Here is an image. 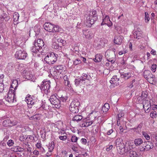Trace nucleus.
<instances>
[{"mask_svg": "<svg viewBox=\"0 0 157 157\" xmlns=\"http://www.w3.org/2000/svg\"><path fill=\"white\" fill-rule=\"evenodd\" d=\"M85 17H86V25L88 27H90L97 20L98 14L96 11L92 10L88 12L85 16Z\"/></svg>", "mask_w": 157, "mask_h": 157, "instance_id": "f257e3e1", "label": "nucleus"}, {"mask_svg": "<svg viewBox=\"0 0 157 157\" xmlns=\"http://www.w3.org/2000/svg\"><path fill=\"white\" fill-rule=\"evenodd\" d=\"M15 91L12 89L10 88L5 98L6 101L9 103H13L16 101L15 96Z\"/></svg>", "mask_w": 157, "mask_h": 157, "instance_id": "f03ea898", "label": "nucleus"}, {"mask_svg": "<svg viewBox=\"0 0 157 157\" xmlns=\"http://www.w3.org/2000/svg\"><path fill=\"white\" fill-rule=\"evenodd\" d=\"M116 145L117 151L121 155L124 154L125 152L124 144L121 139H117L116 141Z\"/></svg>", "mask_w": 157, "mask_h": 157, "instance_id": "7ed1b4c3", "label": "nucleus"}, {"mask_svg": "<svg viewBox=\"0 0 157 157\" xmlns=\"http://www.w3.org/2000/svg\"><path fill=\"white\" fill-rule=\"evenodd\" d=\"M57 55L54 53H49L44 58V61L49 64H53L57 60Z\"/></svg>", "mask_w": 157, "mask_h": 157, "instance_id": "20e7f679", "label": "nucleus"}, {"mask_svg": "<svg viewBox=\"0 0 157 157\" xmlns=\"http://www.w3.org/2000/svg\"><path fill=\"white\" fill-rule=\"evenodd\" d=\"M50 81L44 80L42 82V84L41 85L40 88L43 93L47 94L50 92Z\"/></svg>", "mask_w": 157, "mask_h": 157, "instance_id": "39448f33", "label": "nucleus"}, {"mask_svg": "<svg viewBox=\"0 0 157 157\" xmlns=\"http://www.w3.org/2000/svg\"><path fill=\"white\" fill-rule=\"evenodd\" d=\"M80 103L77 99L72 101L69 106L70 110L73 113H76L78 111V107Z\"/></svg>", "mask_w": 157, "mask_h": 157, "instance_id": "423d86ee", "label": "nucleus"}, {"mask_svg": "<svg viewBox=\"0 0 157 157\" xmlns=\"http://www.w3.org/2000/svg\"><path fill=\"white\" fill-rule=\"evenodd\" d=\"M57 95L55 94L52 95L50 98V101L53 106V107L56 108H59L60 107V103L59 100L57 97Z\"/></svg>", "mask_w": 157, "mask_h": 157, "instance_id": "0eeeda50", "label": "nucleus"}, {"mask_svg": "<svg viewBox=\"0 0 157 157\" xmlns=\"http://www.w3.org/2000/svg\"><path fill=\"white\" fill-rule=\"evenodd\" d=\"M96 118L95 117H92L91 114H90L89 117L85 119L81 125L82 127H87L92 125L94 121Z\"/></svg>", "mask_w": 157, "mask_h": 157, "instance_id": "6e6552de", "label": "nucleus"}, {"mask_svg": "<svg viewBox=\"0 0 157 157\" xmlns=\"http://www.w3.org/2000/svg\"><path fill=\"white\" fill-rule=\"evenodd\" d=\"M153 147V144L151 142L147 141L144 143L143 147H140L139 149L142 151H147L152 149Z\"/></svg>", "mask_w": 157, "mask_h": 157, "instance_id": "1a4fd4ad", "label": "nucleus"}, {"mask_svg": "<svg viewBox=\"0 0 157 157\" xmlns=\"http://www.w3.org/2000/svg\"><path fill=\"white\" fill-rule=\"evenodd\" d=\"M17 124V121L14 120L11 121L9 119L4 120L2 122L3 125L6 127H12L16 125Z\"/></svg>", "mask_w": 157, "mask_h": 157, "instance_id": "9d476101", "label": "nucleus"}, {"mask_svg": "<svg viewBox=\"0 0 157 157\" xmlns=\"http://www.w3.org/2000/svg\"><path fill=\"white\" fill-rule=\"evenodd\" d=\"M102 14L103 19L101 25H107L109 27L112 26L113 25V23L110 20L109 16L108 15L105 16V15L103 14L102 13Z\"/></svg>", "mask_w": 157, "mask_h": 157, "instance_id": "9b49d317", "label": "nucleus"}, {"mask_svg": "<svg viewBox=\"0 0 157 157\" xmlns=\"http://www.w3.org/2000/svg\"><path fill=\"white\" fill-rule=\"evenodd\" d=\"M27 54L24 51L21 50L17 51L15 54V57L20 59H24L27 57Z\"/></svg>", "mask_w": 157, "mask_h": 157, "instance_id": "f8f14e48", "label": "nucleus"}, {"mask_svg": "<svg viewBox=\"0 0 157 157\" xmlns=\"http://www.w3.org/2000/svg\"><path fill=\"white\" fill-rule=\"evenodd\" d=\"M82 33L85 36V37L88 40H90L94 36L91 30H83Z\"/></svg>", "mask_w": 157, "mask_h": 157, "instance_id": "ddd939ff", "label": "nucleus"}, {"mask_svg": "<svg viewBox=\"0 0 157 157\" xmlns=\"http://www.w3.org/2000/svg\"><path fill=\"white\" fill-rule=\"evenodd\" d=\"M22 75L25 78L28 79H32L33 77L32 72L28 69H25L23 71Z\"/></svg>", "mask_w": 157, "mask_h": 157, "instance_id": "4468645a", "label": "nucleus"}, {"mask_svg": "<svg viewBox=\"0 0 157 157\" xmlns=\"http://www.w3.org/2000/svg\"><path fill=\"white\" fill-rule=\"evenodd\" d=\"M35 44L37 47L43 50V49L45 48V45L43 40L41 39L35 40Z\"/></svg>", "mask_w": 157, "mask_h": 157, "instance_id": "2eb2a0df", "label": "nucleus"}, {"mask_svg": "<svg viewBox=\"0 0 157 157\" xmlns=\"http://www.w3.org/2000/svg\"><path fill=\"white\" fill-rule=\"evenodd\" d=\"M28 97H26L25 98V101L27 102L29 107H31V106L34 104L35 101L34 99H33L31 96L28 95Z\"/></svg>", "mask_w": 157, "mask_h": 157, "instance_id": "dca6fc26", "label": "nucleus"}, {"mask_svg": "<svg viewBox=\"0 0 157 157\" xmlns=\"http://www.w3.org/2000/svg\"><path fill=\"white\" fill-rule=\"evenodd\" d=\"M123 38L120 36H116L113 40L114 43L116 44L121 45L122 42Z\"/></svg>", "mask_w": 157, "mask_h": 157, "instance_id": "f3484780", "label": "nucleus"}, {"mask_svg": "<svg viewBox=\"0 0 157 157\" xmlns=\"http://www.w3.org/2000/svg\"><path fill=\"white\" fill-rule=\"evenodd\" d=\"M143 108L144 110H146L147 112H149V108L151 107V104L149 101L144 100L143 102Z\"/></svg>", "mask_w": 157, "mask_h": 157, "instance_id": "a211bd4d", "label": "nucleus"}, {"mask_svg": "<svg viewBox=\"0 0 157 157\" xmlns=\"http://www.w3.org/2000/svg\"><path fill=\"white\" fill-rule=\"evenodd\" d=\"M44 29L46 31L52 32L53 28V25L48 22H46L44 24Z\"/></svg>", "mask_w": 157, "mask_h": 157, "instance_id": "6ab92c4d", "label": "nucleus"}, {"mask_svg": "<svg viewBox=\"0 0 157 157\" xmlns=\"http://www.w3.org/2000/svg\"><path fill=\"white\" fill-rule=\"evenodd\" d=\"M127 154L128 157H137L138 156L137 152L133 149L129 150L127 152Z\"/></svg>", "mask_w": 157, "mask_h": 157, "instance_id": "aec40b11", "label": "nucleus"}, {"mask_svg": "<svg viewBox=\"0 0 157 157\" xmlns=\"http://www.w3.org/2000/svg\"><path fill=\"white\" fill-rule=\"evenodd\" d=\"M75 84L76 86H83L85 83L80 78L75 80Z\"/></svg>", "mask_w": 157, "mask_h": 157, "instance_id": "412c9836", "label": "nucleus"}, {"mask_svg": "<svg viewBox=\"0 0 157 157\" xmlns=\"http://www.w3.org/2000/svg\"><path fill=\"white\" fill-rule=\"evenodd\" d=\"M11 149L12 151L16 152H22L24 151L23 148L19 146L13 147Z\"/></svg>", "mask_w": 157, "mask_h": 157, "instance_id": "4be33fe9", "label": "nucleus"}, {"mask_svg": "<svg viewBox=\"0 0 157 157\" xmlns=\"http://www.w3.org/2000/svg\"><path fill=\"white\" fill-rule=\"evenodd\" d=\"M142 124L140 123L136 127L132 128L131 130H133L136 132L139 133L141 131V129L142 127Z\"/></svg>", "mask_w": 157, "mask_h": 157, "instance_id": "5701e85b", "label": "nucleus"}, {"mask_svg": "<svg viewBox=\"0 0 157 157\" xmlns=\"http://www.w3.org/2000/svg\"><path fill=\"white\" fill-rule=\"evenodd\" d=\"M133 36L134 38L140 39L142 35L141 32L139 31H136L133 33Z\"/></svg>", "mask_w": 157, "mask_h": 157, "instance_id": "b1692460", "label": "nucleus"}, {"mask_svg": "<svg viewBox=\"0 0 157 157\" xmlns=\"http://www.w3.org/2000/svg\"><path fill=\"white\" fill-rule=\"evenodd\" d=\"M31 51L32 52L37 53L38 52L40 51V52H42V50L40 49L39 47H37V46L34 44V46L32 47L31 49Z\"/></svg>", "mask_w": 157, "mask_h": 157, "instance_id": "393cba45", "label": "nucleus"}, {"mask_svg": "<svg viewBox=\"0 0 157 157\" xmlns=\"http://www.w3.org/2000/svg\"><path fill=\"white\" fill-rule=\"evenodd\" d=\"M143 143V140L141 138H138L135 139L134 141V144L136 146L140 145Z\"/></svg>", "mask_w": 157, "mask_h": 157, "instance_id": "a878e982", "label": "nucleus"}, {"mask_svg": "<svg viewBox=\"0 0 157 157\" xmlns=\"http://www.w3.org/2000/svg\"><path fill=\"white\" fill-rule=\"evenodd\" d=\"M102 59V56L100 54H97L95 56V58L93 60L95 62H101Z\"/></svg>", "mask_w": 157, "mask_h": 157, "instance_id": "bb28decb", "label": "nucleus"}, {"mask_svg": "<svg viewBox=\"0 0 157 157\" xmlns=\"http://www.w3.org/2000/svg\"><path fill=\"white\" fill-rule=\"evenodd\" d=\"M18 83V81L17 80H13V81L12 83L11 86V87L10 88L12 89L15 90L17 87Z\"/></svg>", "mask_w": 157, "mask_h": 157, "instance_id": "cd10ccee", "label": "nucleus"}, {"mask_svg": "<svg viewBox=\"0 0 157 157\" xmlns=\"http://www.w3.org/2000/svg\"><path fill=\"white\" fill-rule=\"evenodd\" d=\"M40 26L38 25H36L33 29V31L35 33V36H37L40 33Z\"/></svg>", "mask_w": 157, "mask_h": 157, "instance_id": "c85d7f7f", "label": "nucleus"}, {"mask_svg": "<svg viewBox=\"0 0 157 157\" xmlns=\"http://www.w3.org/2000/svg\"><path fill=\"white\" fill-rule=\"evenodd\" d=\"M57 5L58 7H66L67 5V4L65 3V2L64 1H62L61 0H59V1L57 2Z\"/></svg>", "mask_w": 157, "mask_h": 157, "instance_id": "c756f323", "label": "nucleus"}, {"mask_svg": "<svg viewBox=\"0 0 157 157\" xmlns=\"http://www.w3.org/2000/svg\"><path fill=\"white\" fill-rule=\"evenodd\" d=\"M109 104L108 103H105L102 107V110L104 112H106L109 110Z\"/></svg>", "mask_w": 157, "mask_h": 157, "instance_id": "7c9ffc66", "label": "nucleus"}, {"mask_svg": "<svg viewBox=\"0 0 157 157\" xmlns=\"http://www.w3.org/2000/svg\"><path fill=\"white\" fill-rule=\"evenodd\" d=\"M82 118V116L77 115L74 117L73 119V120L76 121H81Z\"/></svg>", "mask_w": 157, "mask_h": 157, "instance_id": "2f4dec72", "label": "nucleus"}, {"mask_svg": "<svg viewBox=\"0 0 157 157\" xmlns=\"http://www.w3.org/2000/svg\"><path fill=\"white\" fill-rule=\"evenodd\" d=\"M55 147V143L53 141H52L49 144L48 149L49 151L51 152L53 150Z\"/></svg>", "mask_w": 157, "mask_h": 157, "instance_id": "473e14b6", "label": "nucleus"}, {"mask_svg": "<svg viewBox=\"0 0 157 157\" xmlns=\"http://www.w3.org/2000/svg\"><path fill=\"white\" fill-rule=\"evenodd\" d=\"M58 69H50V73L53 76H57V72Z\"/></svg>", "mask_w": 157, "mask_h": 157, "instance_id": "72a5a7b5", "label": "nucleus"}, {"mask_svg": "<svg viewBox=\"0 0 157 157\" xmlns=\"http://www.w3.org/2000/svg\"><path fill=\"white\" fill-rule=\"evenodd\" d=\"M64 84L66 86V87L68 89H71V86L70 84V82L69 81L67 80L64 79Z\"/></svg>", "mask_w": 157, "mask_h": 157, "instance_id": "f704fd0d", "label": "nucleus"}, {"mask_svg": "<svg viewBox=\"0 0 157 157\" xmlns=\"http://www.w3.org/2000/svg\"><path fill=\"white\" fill-rule=\"evenodd\" d=\"M19 15L17 12H15L13 14V18L14 21H18Z\"/></svg>", "mask_w": 157, "mask_h": 157, "instance_id": "c9c22d12", "label": "nucleus"}, {"mask_svg": "<svg viewBox=\"0 0 157 157\" xmlns=\"http://www.w3.org/2000/svg\"><path fill=\"white\" fill-rule=\"evenodd\" d=\"M119 80V78H117V76H114L111 79L110 82L111 84H113L115 83L114 82L118 81Z\"/></svg>", "mask_w": 157, "mask_h": 157, "instance_id": "e433bc0d", "label": "nucleus"}, {"mask_svg": "<svg viewBox=\"0 0 157 157\" xmlns=\"http://www.w3.org/2000/svg\"><path fill=\"white\" fill-rule=\"evenodd\" d=\"M150 17H149V14L147 12H145L144 20L145 22L148 23L150 20Z\"/></svg>", "mask_w": 157, "mask_h": 157, "instance_id": "4c0bfd02", "label": "nucleus"}, {"mask_svg": "<svg viewBox=\"0 0 157 157\" xmlns=\"http://www.w3.org/2000/svg\"><path fill=\"white\" fill-rule=\"evenodd\" d=\"M58 97L59 98L60 100L63 102H66L68 98V97L66 95L63 96L62 95L61 97L58 96Z\"/></svg>", "mask_w": 157, "mask_h": 157, "instance_id": "58836bf2", "label": "nucleus"}, {"mask_svg": "<svg viewBox=\"0 0 157 157\" xmlns=\"http://www.w3.org/2000/svg\"><path fill=\"white\" fill-rule=\"evenodd\" d=\"M108 62H110L111 64L114 63L115 61V59L114 57H109L108 58H106Z\"/></svg>", "mask_w": 157, "mask_h": 157, "instance_id": "ea45409f", "label": "nucleus"}, {"mask_svg": "<svg viewBox=\"0 0 157 157\" xmlns=\"http://www.w3.org/2000/svg\"><path fill=\"white\" fill-rule=\"evenodd\" d=\"M52 47L53 48L55 49H58L59 48V44L57 43L56 42H54L52 43Z\"/></svg>", "mask_w": 157, "mask_h": 157, "instance_id": "a19ab883", "label": "nucleus"}, {"mask_svg": "<svg viewBox=\"0 0 157 157\" xmlns=\"http://www.w3.org/2000/svg\"><path fill=\"white\" fill-rule=\"evenodd\" d=\"M142 135L145 137L146 139L147 140H149L150 139V136L148 134L147 132H143Z\"/></svg>", "mask_w": 157, "mask_h": 157, "instance_id": "79ce46f5", "label": "nucleus"}, {"mask_svg": "<svg viewBox=\"0 0 157 157\" xmlns=\"http://www.w3.org/2000/svg\"><path fill=\"white\" fill-rule=\"evenodd\" d=\"M56 40L58 43H61L63 46H64L66 44V41L62 40L61 38L57 39Z\"/></svg>", "mask_w": 157, "mask_h": 157, "instance_id": "37998d69", "label": "nucleus"}, {"mask_svg": "<svg viewBox=\"0 0 157 157\" xmlns=\"http://www.w3.org/2000/svg\"><path fill=\"white\" fill-rule=\"evenodd\" d=\"M124 113L122 111H120L119 112V113L117 114V119H120V118L122 117H123L124 116Z\"/></svg>", "mask_w": 157, "mask_h": 157, "instance_id": "c03bdc74", "label": "nucleus"}, {"mask_svg": "<svg viewBox=\"0 0 157 157\" xmlns=\"http://www.w3.org/2000/svg\"><path fill=\"white\" fill-rule=\"evenodd\" d=\"M157 113L156 112L154 111H151L150 114V116L152 118H155L156 117Z\"/></svg>", "mask_w": 157, "mask_h": 157, "instance_id": "a18cd8bd", "label": "nucleus"}, {"mask_svg": "<svg viewBox=\"0 0 157 157\" xmlns=\"http://www.w3.org/2000/svg\"><path fill=\"white\" fill-rule=\"evenodd\" d=\"M151 73L149 70H145L144 72V77L146 78V77H149V75H150Z\"/></svg>", "mask_w": 157, "mask_h": 157, "instance_id": "49530a36", "label": "nucleus"}, {"mask_svg": "<svg viewBox=\"0 0 157 157\" xmlns=\"http://www.w3.org/2000/svg\"><path fill=\"white\" fill-rule=\"evenodd\" d=\"M80 78L84 82L86 79L88 78V76L86 74H84Z\"/></svg>", "mask_w": 157, "mask_h": 157, "instance_id": "de8ad7c7", "label": "nucleus"}, {"mask_svg": "<svg viewBox=\"0 0 157 157\" xmlns=\"http://www.w3.org/2000/svg\"><path fill=\"white\" fill-rule=\"evenodd\" d=\"M7 144L9 147L12 146L14 144V141L12 140H10L7 141Z\"/></svg>", "mask_w": 157, "mask_h": 157, "instance_id": "09e8293b", "label": "nucleus"}, {"mask_svg": "<svg viewBox=\"0 0 157 157\" xmlns=\"http://www.w3.org/2000/svg\"><path fill=\"white\" fill-rule=\"evenodd\" d=\"M107 40L105 39H101L100 40L99 42L101 44V45L103 47L105 44L107 43Z\"/></svg>", "mask_w": 157, "mask_h": 157, "instance_id": "8fccbe9b", "label": "nucleus"}, {"mask_svg": "<svg viewBox=\"0 0 157 157\" xmlns=\"http://www.w3.org/2000/svg\"><path fill=\"white\" fill-rule=\"evenodd\" d=\"M36 146L37 148L40 149L41 150L44 151V149L42 147L41 144L40 143H37L36 144Z\"/></svg>", "mask_w": 157, "mask_h": 157, "instance_id": "3c124183", "label": "nucleus"}, {"mask_svg": "<svg viewBox=\"0 0 157 157\" xmlns=\"http://www.w3.org/2000/svg\"><path fill=\"white\" fill-rule=\"evenodd\" d=\"M26 139H27V136L26 135H23L20 136L19 138L20 140L21 141H24Z\"/></svg>", "mask_w": 157, "mask_h": 157, "instance_id": "603ef678", "label": "nucleus"}, {"mask_svg": "<svg viewBox=\"0 0 157 157\" xmlns=\"http://www.w3.org/2000/svg\"><path fill=\"white\" fill-rule=\"evenodd\" d=\"M146 78H147V80L148 82H149L151 83H152V82L153 81H154L155 80V78L153 77H151V76H150L149 77H146Z\"/></svg>", "mask_w": 157, "mask_h": 157, "instance_id": "864d4df0", "label": "nucleus"}, {"mask_svg": "<svg viewBox=\"0 0 157 157\" xmlns=\"http://www.w3.org/2000/svg\"><path fill=\"white\" fill-rule=\"evenodd\" d=\"M78 138L77 137L75 136H72L71 138V140L72 142L75 143L77 142Z\"/></svg>", "mask_w": 157, "mask_h": 157, "instance_id": "5fc2aeb1", "label": "nucleus"}, {"mask_svg": "<svg viewBox=\"0 0 157 157\" xmlns=\"http://www.w3.org/2000/svg\"><path fill=\"white\" fill-rule=\"evenodd\" d=\"M52 32L53 33H55L58 32L59 31V27L57 26H54L53 25V28Z\"/></svg>", "mask_w": 157, "mask_h": 157, "instance_id": "6e6d98bb", "label": "nucleus"}, {"mask_svg": "<svg viewBox=\"0 0 157 157\" xmlns=\"http://www.w3.org/2000/svg\"><path fill=\"white\" fill-rule=\"evenodd\" d=\"M122 76H123V77L126 78V79H127L131 76V74L130 73H124V75H122Z\"/></svg>", "mask_w": 157, "mask_h": 157, "instance_id": "4d7b16f0", "label": "nucleus"}, {"mask_svg": "<svg viewBox=\"0 0 157 157\" xmlns=\"http://www.w3.org/2000/svg\"><path fill=\"white\" fill-rule=\"evenodd\" d=\"M136 82L135 79H133L132 82H130L128 85V87L131 89L132 88L133 86V83L135 82Z\"/></svg>", "mask_w": 157, "mask_h": 157, "instance_id": "13d9d810", "label": "nucleus"}, {"mask_svg": "<svg viewBox=\"0 0 157 157\" xmlns=\"http://www.w3.org/2000/svg\"><path fill=\"white\" fill-rule=\"evenodd\" d=\"M110 50H107L105 52V56L106 58H108L109 57H110Z\"/></svg>", "mask_w": 157, "mask_h": 157, "instance_id": "bf43d9fd", "label": "nucleus"}, {"mask_svg": "<svg viewBox=\"0 0 157 157\" xmlns=\"http://www.w3.org/2000/svg\"><path fill=\"white\" fill-rule=\"evenodd\" d=\"M59 138L60 140L64 141L67 139V136H59Z\"/></svg>", "mask_w": 157, "mask_h": 157, "instance_id": "052dcab7", "label": "nucleus"}, {"mask_svg": "<svg viewBox=\"0 0 157 157\" xmlns=\"http://www.w3.org/2000/svg\"><path fill=\"white\" fill-rule=\"evenodd\" d=\"M7 67L8 68V69H10L11 68H14L13 63H8Z\"/></svg>", "mask_w": 157, "mask_h": 157, "instance_id": "680f3d73", "label": "nucleus"}, {"mask_svg": "<svg viewBox=\"0 0 157 157\" xmlns=\"http://www.w3.org/2000/svg\"><path fill=\"white\" fill-rule=\"evenodd\" d=\"M81 143L85 145L87 142V140L85 138H82L81 140Z\"/></svg>", "mask_w": 157, "mask_h": 157, "instance_id": "e2e57ef3", "label": "nucleus"}, {"mask_svg": "<svg viewBox=\"0 0 157 157\" xmlns=\"http://www.w3.org/2000/svg\"><path fill=\"white\" fill-rule=\"evenodd\" d=\"M4 89V86L2 83H0V92H2Z\"/></svg>", "mask_w": 157, "mask_h": 157, "instance_id": "0e129e2a", "label": "nucleus"}, {"mask_svg": "<svg viewBox=\"0 0 157 157\" xmlns=\"http://www.w3.org/2000/svg\"><path fill=\"white\" fill-rule=\"evenodd\" d=\"M81 63V61L80 60L78 59H77L74 62V63L75 64H78Z\"/></svg>", "mask_w": 157, "mask_h": 157, "instance_id": "69168bd1", "label": "nucleus"}, {"mask_svg": "<svg viewBox=\"0 0 157 157\" xmlns=\"http://www.w3.org/2000/svg\"><path fill=\"white\" fill-rule=\"evenodd\" d=\"M4 77V76L3 74H2L0 75V83L3 82Z\"/></svg>", "mask_w": 157, "mask_h": 157, "instance_id": "338daca9", "label": "nucleus"}, {"mask_svg": "<svg viewBox=\"0 0 157 157\" xmlns=\"http://www.w3.org/2000/svg\"><path fill=\"white\" fill-rule=\"evenodd\" d=\"M113 147V146L112 145H110L109 146V147H107L106 148V150L107 151H109Z\"/></svg>", "mask_w": 157, "mask_h": 157, "instance_id": "774afa93", "label": "nucleus"}]
</instances>
